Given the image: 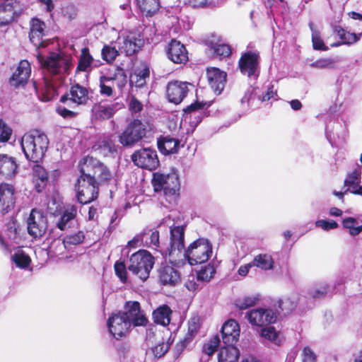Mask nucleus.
<instances>
[{"mask_svg": "<svg viewBox=\"0 0 362 362\" xmlns=\"http://www.w3.org/2000/svg\"><path fill=\"white\" fill-rule=\"evenodd\" d=\"M115 271L120 281L125 283L127 281V270L124 263L122 262H116L115 264Z\"/></svg>", "mask_w": 362, "mask_h": 362, "instance_id": "6e6d98bb", "label": "nucleus"}, {"mask_svg": "<svg viewBox=\"0 0 362 362\" xmlns=\"http://www.w3.org/2000/svg\"><path fill=\"white\" fill-rule=\"evenodd\" d=\"M276 95V90H274V86L269 85L267 86V90L261 95H258V99L262 102H266Z\"/></svg>", "mask_w": 362, "mask_h": 362, "instance_id": "052dcab7", "label": "nucleus"}, {"mask_svg": "<svg viewBox=\"0 0 362 362\" xmlns=\"http://www.w3.org/2000/svg\"><path fill=\"white\" fill-rule=\"evenodd\" d=\"M223 0H189V4L194 8L215 7Z\"/></svg>", "mask_w": 362, "mask_h": 362, "instance_id": "8fccbe9b", "label": "nucleus"}, {"mask_svg": "<svg viewBox=\"0 0 362 362\" xmlns=\"http://www.w3.org/2000/svg\"><path fill=\"white\" fill-rule=\"evenodd\" d=\"M118 45V49L121 54L127 56L134 54L143 46V39L135 35H128L127 37H119L116 42Z\"/></svg>", "mask_w": 362, "mask_h": 362, "instance_id": "f3484780", "label": "nucleus"}, {"mask_svg": "<svg viewBox=\"0 0 362 362\" xmlns=\"http://www.w3.org/2000/svg\"><path fill=\"white\" fill-rule=\"evenodd\" d=\"M33 182H35V189L40 192L46 185L47 173L43 167L35 165L33 168Z\"/></svg>", "mask_w": 362, "mask_h": 362, "instance_id": "72a5a7b5", "label": "nucleus"}, {"mask_svg": "<svg viewBox=\"0 0 362 362\" xmlns=\"http://www.w3.org/2000/svg\"><path fill=\"white\" fill-rule=\"evenodd\" d=\"M185 286L187 288V289L190 291H196L199 289V284H197L194 277H192V279H188L185 281Z\"/></svg>", "mask_w": 362, "mask_h": 362, "instance_id": "774afa93", "label": "nucleus"}, {"mask_svg": "<svg viewBox=\"0 0 362 362\" xmlns=\"http://www.w3.org/2000/svg\"><path fill=\"white\" fill-rule=\"evenodd\" d=\"M107 82H114V80L111 77L106 76L100 77V93L102 95L110 96L113 92L112 87L110 85H107Z\"/></svg>", "mask_w": 362, "mask_h": 362, "instance_id": "09e8293b", "label": "nucleus"}, {"mask_svg": "<svg viewBox=\"0 0 362 362\" xmlns=\"http://www.w3.org/2000/svg\"><path fill=\"white\" fill-rule=\"evenodd\" d=\"M11 132V128L0 120V141H7L10 139Z\"/></svg>", "mask_w": 362, "mask_h": 362, "instance_id": "680f3d73", "label": "nucleus"}, {"mask_svg": "<svg viewBox=\"0 0 362 362\" xmlns=\"http://www.w3.org/2000/svg\"><path fill=\"white\" fill-rule=\"evenodd\" d=\"M31 74V67L27 60H22L10 78V83L18 87L27 83Z\"/></svg>", "mask_w": 362, "mask_h": 362, "instance_id": "4be33fe9", "label": "nucleus"}, {"mask_svg": "<svg viewBox=\"0 0 362 362\" xmlns=\"http://www.w3.org/2000/svg\"><path fill=\"white\" fill-rule=\"evenodd\" d=\"M167 55L175 64L185 63L188 60V53L185 45L176 40H172L169 43Z\"/></svg>", "mask_w": 362, "mask_h": 362, "instance_id": "aec40b11", "label": "nucleus"}, {"mask_svg": "<svg viewBox=\"0 0 362 362\" xmlns=\"http://www.w3.org/2000/svg\"><path fill=\"white\" fill-rule=\"evenodd\" d=\"M180 146L178 139L165 136L158 140V148L163 154H171L177 151Z\"/></svg>", "mask_w": 362, "mask_h": 362, "instance_id": "c756f323", "label": "nucleus"}, {"mask_svg": "<svg viewBox=\"0 0 362 362\" xmlns=\"http://www.w3.org/2000/svg\"><path fill=\"white\" fill-rule=\"evenodd\" d=\"M13 261L21 268H26L30 262V257L23 252H17L12 256Z\"/></svg>", "mask_w": 362, "mask_h": 362, "instance_id": "3c124183", "label": "nucleus"}, {"mask_svg": "<svg viewBox=\"0 0 362 362\" xmlns=\"http://www.w3.org/2000/svg\"><path fill=\"white\" fill-rule=\"evenodd\" d=\"M84 235L82 232H78L75 234L66 235L63 240V244L65 247L69 245H76L81 243L84 240Z\"/></svg>", "mask_w": 362, "mask_h": 362, "instance_id": "603ef678", "label": "nucleus"}, {"mask_svg": "<svg viewBox=\"0 0 362 362\" xmlns=\"http://www.w3.org/2000/svg\"><path fill=\"white\" fill-rule=\"evenodd\" d=\"M298 297L296 294H292L289 296L284 297L279 300V308L286 313H291L293 310L297 305Z\"/></svg>", "mask_w": 362, "mask_h": 362, "instance_id": "79ce46f5", "label": "nucleus"}, {"mask_svg": "<svg viewBox=\"0 0 362 362\" xmlns=\"http://www.w3.org/2000/svg\"><path fill=\"white\" fill-rule=\"evenodd\" d=\"M123 107L119 103H107L105 101L95 103L91 109L93 116L98 119H108Z\"/></svg>", "mask_w": 362, "mask_h": 362, "instance_id": "dca6fc26", "label": "nucleus"}, {"mask_svg": "<svg viewBox=\"0 0 362 362\" xmlns=\"http://www.w3.org/2000/svg\"><path fill=\"white\" fill-rule=\"evenodd\" d=\"M220 339L218 335H215L213 338L203 346V352L207 356H211L218 346Z\"/></svg>", "mask_w": 362, "mask_h": 362, "instance_id": "864d4df0", "label": "nucleus"}, {"mask_svg": "<svg viewBox=\"0 0 362 362\" xmlns=\"http://www.w3.org/2000/svg\"><path fill=\"white\" fill-rule=\"evenodd\" d=\"M81 165L88 166L91 177L95 180L97 178L100 182H107L112 177V174L107 168L92 158H86Z\"/></svg>", "mask_w": 362, "mask_h": 362, "instance_id": "6ab92c4d", "label": "nucleus"}, {"mask_svg": "<svg viewBox=\"0 0 362 362\" xmlns=\"http://www.w3.org/2000/svg\"><path fill=\"white\" fill-rule=\"evenodd\" d=\"M14 13L11 1L5 0L0 3V25L10 23L14 18Z\"/></svg>", "mask_w": 362, "mask_h": 362, "instance_id": "473e14b6", "label": "nucleus"}, {"mask_svg": "<svg viewBox=\"0 0 362 362\" xmlns=\"http://www.w3.org/2000/svg\"><path fill=\"white\" fill-rule=\"evenodd\" d=\"M141 241L147 246L155 249L156 250L160 252L161 255L167 259L168 257H166L164 254V250L168 247H170V245L168 247H163L160 245L159 243V233L157 230H148L144 232L141 235Z\"/></svg>", "mask_w": 362, "mask_h": 362, "instance_id": "393cba45", "label": "nucleus"}, {"mask_svg": "<svg viewBox=\"0 0 362 362\" xmlns=\"http://www.w3.org/2000/svg\"><path fill=\"white\" fill-rule=\"evenodd\" d=\"M47 218L35 209H33L27 219L28 233L33 238L42 236L47 230Z\"/></svg>", "mask_w": 362, "mask_h": 362, "instance_id": "f8f14e48", "label": "nucleus"}, {"mask_svg": "<svg viewBox=\"0 0 362 362\" xmlns=\"http://www.w3.org/2000/svg\"><path fill=\"white\" fill-rule=\"evenodd\" d=\"M239 356V350L235 346L226 344V346L221 347L219 351L218 362H237Z\"/></svg>", "mask_w": 362, "mask_h": 362, "instance_id": "7c9ffc66", "label": "nucleus"}, {"mask_svg": "<svg viewBox=\"0 0 362 362\" xmlns=\"http://www.w3.org/2000/svg\"><path fill=\"white\" fill-rule=\"evenodd\" d=\"M334 32L337 34L344 44L349 45L355 43L359 39V37L356 34L346 32L340 26H335L334 28Z\"/></svg>", "mask_w": 362, "mask_h": 362, "instance_id": "37998d69", "label": "nucleus"}, {"mask_svg": "<svg viewBox=\"0 0 362 362\" xmlns=\"http://www.w3.org/2000/svg\"><path fill=\"white\" fill-rule=\"evenodd\" d=\"M89 100L88 89L77 83L72 86L66 94L62 95L60 102L64 105H58L57 112L65 119H72L78 115V112L74 110L81 105L87 104Z\"/></svg>", "mask_w": 362, "mask_h": 362, "instance_id": "7ed1b4c3", "label": "nucleus"}, {"mask_svg": "<svg viewBox=\"0 0 362 362\" xmlns=\"http://www.w3.org/2000/svg\"><path fill=\"white\" fill-rule=\"evenodd\" d=\"M17 164L13 157L0 155V175L11 177L16 173Z\"/></svg>", "mask_w": 362, "mask_h": 362, "instance_id": "c85d7f7f", "label": "nucleus"}, {"mask_svg": "<svg viewBox=\"0 0 362 362\" xmlns=\"http://www.w3.org/2000/svg\"><path fill=\"white\" fill-rule=\"evenodd\" d=\"M131 158L135 165L148 170H155L159 165L157 152L151 148H142L135 151Z\"/></svg>", "mask_w": 362, "mask_h": 362, "instance_id": "6e6552de", "label": "nucleus"}, {"mask_svg": "<svg viewBox=\"0 0 362 362\" xmlns=\"http://www.w3.org/2000/svg\"><path fill=\"white\" fill-rule=\"evenodd\" d=\"M45 25L39 19L33 18L30 23V31L29 34L32 43L38 47H45V42L42 40Z\"/></svg>", "mask_w": 362, "mask_h": 362, "instance_id": "b1692460", "label": "nucleus"}, {"mask_svg": "<svg viewBox=\"0 0 362 362\" xmlns=\"http://www.w3.org/2000/svg\"><path fill=\"white\" fill-rule=\"evenodd\" d=\"M170 247L164 250L166 257L173 264L187 260L191 265L206 262L212 255V245L207 239L199 238L185 248V228L170 226Z\"/></svg>", "mask_w": 362, "mask_h": 362, "instance_id": "f257e3e1", "label": "nucleus"}, {"mask_svg": "<svg viewBox=\"0 0 362 362\" xmlns=\"http://www.w3.org/2000/svg\"><path fill=\"white\" fill-rule=\"evenodd\" d=\"M114 80V83L117 85L119 89L122 90L127 84L126 76L123 74H115L114 77H111Z\"/></svg>", "mask_w": 362, "mask_h": 362, "instance_id": "338daca9", "label": "nucleus"}, {"mask_svg": "<svg viewBox=\"0 0 362 362\" xmlns=\"http://www.w3.org/2000/svg\"><path fill=\"white\" fill-rule=\"evenodd\" d=\"M148 127L147 123L138 119H133L119 136V143L124 146H134L146 137L148 132Z\"/></svg>", "mask_w": 362, "mask_h": 362, "instance_id": "423d86ee", "label": "nucleus"}, {"mask_svg": "<svg viewBox=\"0 0 362 362\" xmlns=\"http://www.w3.org/2000/svg\"><path fill=\"white\" fill-rule=\"evenodd\" d=\"M215 269L211 266H207L202 269L197 274V280L202 281H209L213 277Z\"/></svg>", "mask_w": 362, "mask_h": 362, "instance_id": "5fc2aeb1", "label": "nucleus"}, {"mask_svg": "<svg viewBox=\"0 0 362 362\" xmlns=\"http://www.w3.org/2000/svg\"><path fill=\"white\" fill-rule=\"evenodd\" d=\"M81 176L77 180L76 187L82 191L89 200H95L98 194V187L96 180L91 177V173L87 165H81Z\"/></svg>", "mask_w": 362, "mask_h": 362, "instance_id": "9d476101", "label": "nucleus"}, {"mask_svg": "<svg viewBox=\"0 0 362 362\" xmlns=\"http://www.w3.org/2000/svg\"><path fill=\"white\" fill-rule=\"evenodd\" d=\"M189 86H192V84L187 82L179 81L168 82L166 86V95L168 101L175 104L180 103L189 91Z\"/></svg>", "mask_w": 362, "mask_h": 362, "instance_id": "4468645a", "label": "nucleus"}, {"mask_svg": "<svg viewBox=\"0 0 362 362\" xmlns=\"http://www.w3.org/2000/svg\"><path fill=\"white\" fill-rule=\"evenodd\" d=\"M309 28L312 33V42L313 48L316 50L327 51L328 47L325 45L324 41L320 36V32L313 23H309Z\"/></svg>", "mask_w": 362, "mask_h": 362, "instance_id": "58836bf2", "label": "nucleus"}, {"mask_svg": "<svg viewBox=\"0 0 362 362\" xmlns=\"http://www.w3.org/2000/svg\"><path fill=\"white\" fill-rule=\"evenodd\" d=\"M334 62L333 59L330 58H324L320 59L319 60L315 61L312 63L310 66L314 68L317 69H326V68H332L334 66Z\"/></svg>", "mask_w": 362, "mask_h": 362, "instance_id": "4d7b16f0", "label": "nucleus"}, {"mask_svg": "<svg viewBox=\"0 0 362 362\" xmlns=\"http://www.w3.org/2000/svg\"><path fill=\"white\" fill-rule=\"evenodd\" d=\"M259 300L257 296H245L235 300V305L240 310H246L250 307L255 306Z\"/></svg>", "mask_w": 362, "mask_h": 362, "instance_id": "49530a36", "label": "nucleus"}, {"mask_svg": "<svg viewBox=\"0 0 362 362\" xmlns=\"http://www.w3.org/2000/svg\"><path fill=\"white\" fill-rule=\"evenodd\" d=\"M240 326L235 320L225 322L221 329L222 339L225 344L233 345L240 337Z\"/></svg>", "mask_w": 362, "mask_h": 362, "instance_id": "412c9836", "label": "nucleus"}, {"mask_svg": "<svg viewBox=\"0 0 362 362\" xmlns=\"http://www.w3.org/2000/svg\"><path fill=\"white\" fill-rule=\"evenodd\" d=\"M152 184L155 192L163 191L165 195H175L180 189L178 175L175 172L168 174L153 173Z\"/></svg>", "mask_w": 362, "mask_h": 362, "instance_id": "0eeeda50", "label": "nucleus"}, {"mask_svg": "<svg viewBox=\"0 0 362 362\" xmlns=\"http://www.w3.org/2000/svg\"><path fill=\"white\" fill-rule=\"evenodd\" d=\"M361 167L357 165L356 168L348 175L347 177L344 180V185L349 188L347 190L356 189L358 186V182L361 179Z\"/></svg>", "mask_w": 362, "mask_h": 362, "instance_id": "ea45409f", "label": "nucleus"}, {"mask_svg": "<svg viewBox=\"0 0 362 362\" xmlns=\"http://www.w3.org/2000/svg\"><path fill=\"white\" fill-rule=\"evenodd\" d=\"M172 310L167 305H162L153 312V319L156 324L167 326L170 322Z\"/></svg>", "mask_w": 362, "mask_h": 362, "instance_id": "2f4dec72", "label": "nucleus"}, {"mask_svg": "<svg viewBox=\"0 0 362 362\" xmlns=\"http://www.w3.org/2000/svg\"><path fill=\"white\" fill-rule=\"evenodd\" d=\"M129 108L132 113L136 114L140 112L142 110L143 105L139 100L133 96L129 100Z\"/></svg>", "mask_w": 362, "mask_h": 362, "instance_id": "0e129e2a", "label": "nucleus"}, {"mask_svg": "<svg viewBox=\"0 0 362 362\" xmlns=\"http://www.w3.org/2000/svg\"><path fill=\"white\" fill-rule=\"evenodd\" d=\"M15 189L7 183L0 185V213L6 214L13 209L15 204Z\"/></svg>", "mask_w": 362, "mask_h": 362, "instance_id": "a211bd4d", "label": "nucleus"}, {"mask_svg": "<svg viewBox=\"0 0 362 362\" xmlns=\"http://www.w3.org/2000/svg\"><path fill=\"white\" fill-rule=\"evenodd\" d=\"M207 78L211 88L216 94H220L226 81V73L217 68L207 70Z\"/></svg>", "mask_w": 362, "mask_h": 362, "instance_id": "5701e85b", "label": "nucleus"}, {"mask_svg": "<svg viewBox=\"0 0 362 362\" xmlns=\"http://www.w3.org/2000/svg\"><path fill=\"white\" fill-rule=\"evenodd\" d=\"M124 314L128 318L129 326H146L148 320L144 311L141 310L140 304L137 301L127 302Z\"/></svg>", "mask_w": 362, "mask_h": 362, "instance_id": "2eb2a0df", "label": "nucleus"}, {"mask_svg": "<svg viewBox=\"0 0 362 362\" xmlns=\"http://www.w3.org/2000/svg\"><path fill=\"white\" fill-rule=\"evenodd\" d=\"M93 63V58L90 55L88 48H83L78 59L76 71L90 72L92 69Z\"/></svg>", "mask_w": 362, "mask_h": 362, "instance_id": "f704fd0d", "label": "nucleus"}, {"mask_svg": "<svg viewBox=\"0 0 362 362\" xmlns=\"http://www.w3.org/2000/svg\"><path fill=\"white\" fill-rule=\"evenodd\" d=\"M159 279L163 285L175 286L180 281V275L173 267L166 266L160 270Z\"/></svg>", "mask_w": 362, "mask_h": 362, "instance_id": "bb28decb", "label": "nucleus"}, {"mask_svg": "<svg viewBox=\"0 0 362 362\" xmlns=\"http://www.w3.org/2000/svg\"><path fill=\"white\" fill-rule=\"evenodd\" d=\"M260 336L264 339L273 342L274 344H279V333L274 327L262 328L260 332Z\"/></svg>", "mask_w": 362, "mask_h": 362, "instance_id": "de8ad7c7", "label": "nucleus"}, {"mask_svg": "<svg viewBox=\"0 0 362 362\" xmlns=\"http://www.w3.org/2000/svg\"><path fill=\"white\" fill-rule=\"evenodd\" d=\"M37 58L44 69L43 83L47 91L60 85L73 65V57L62 52H49L47 56L37 52Z\"/></svg>", "mask_w": 362, "mask_h": 362, "instance_id": "f03ea898", "label": "nucleus"}, {"mask_svg": "<svg viewBox=\"0 0 362 362\" xmlns=\"http://www.w3.org/2000/svg\"><path fill=\"white\" fill-rule=\"evenodd\" d=\"M170 344L168 341H164L163 339L158 340L156 345L152 346L150 349L149 352L156 358H159L163 356L169 350Z\"/></svg>", "mask_w": 362, "mask_h": 362, "instance_id": "c03bdc74", "label": "nucleus"}, {"mask_svg": "<svg viewBox=\"0 0 362 362\" xmlns=\"http://www.w3.org/2000/svg\"><path fill=\"white\" fill-rule=\"evenodd\" d=\"M245 318L253 326L263 327L276 320V315L272 309L258 308L247 311Z\"/></svg>", "mask_w": 362, "mask_h": 362, "instance_id": "9b49d317", "label": "nucleus"}, {"mask_svg": "<svg viewBox=\"0 0 362 362\" xmlns=\"http://www.w3.org/2000/svg\"><path fill=\"white\" fill-rule=\"evenodd\" d=\"M329 286H322L318 288H314L309 291V296L310 297L313 298H320L329 291Z\"/></svg>", "mask_w": 362, "mask_h": 362, "instance_id": "bf43d9fd", "label": "nucleus"}, {"mask_svg": "<svg viewBox=\"0 0 362 362\" xmlns=\"http://www.w3.org/2000/svg\"><path fill=\"white\" fill-rule=\"evenodd\" d=\"M149 74L148 66L145 64H142L130 76V83L132 86L141 88L146 84V78H149Z\"/></svg>", "mask_w": 362, "mask_h": 362, "instance_id": "cd10ccee", "label": "nucleus"}, {"mask_svg": "<svg viewBox=\"0 0 362 362\" xmlns=\"http://www.w3.org/2000/svg\"><path fill=\"white\" fill-rule=\"evenodd\" d=\"M137 4L146 16H152L159 9L158 0H136Z\"/></svg>", "mask_w": 362, "mask_h": 362, "instance_id": "e433bc0d", "label": "nucleus"}, {"mask_svg": "<svg viewBox=\"0 0 362 362\" xmlns=\"http://www.w3.org/2000/svg\"><path fill=\"white\" fill-rule=\"evenodd\" d=\"M240 72L248 77L257 78L259 73V54L249 50L242 54L238 62Z\"/></svg>", "mask_w": 362, "mask_h": 362, "instance_id": "1a4fd4ad", "label": "nucleus"}, {"mask_svg": "<svg viewBox=\"0 0 362 362\" xmlns=\"http://www.w3.org/2000/svg\"><path fill=\"white\" fill-rule=\"evenodd\" d=\"M317 227L321 228L324 230L328 231L329 230L335 229L338 227V223L335 221H326L324 219L317 220L315 222Z\"/></svg>", "mask_w": 362, "mask_h": 362, "instance_id": "13d9d810", "label": "nucleus"}, {"mask_svg": "<svg viewBox=\"0 0 362 362\" xmlns=\"http://www.w3.org/2000/svg\"><path fill=\"white\" fill-rule=\"evenodd\" d=\"M93 150L98 154L104 157H114L117 153V146L112 139L105 138L98 141L94 146Z\"/></svg>", "mask_w": 362, "mask_h": 362, "instance_id": "a878e982", "label": "nucleus"}, {"mask_svg": "<svg viewBox=\"0 0 362 362\" xmlns=\"http://www.w3.org/2000/svg\"><path fill=\"white\" fill-rule=\"evenodd\" d=\"M206 44L214 50L216 55L220 57H228L231 54V49L228 45L218 44L217 42H215L214 40L209 39L206 40Z\"/></svg>", "mask_w": 362, "mask_h": 362, "instance_id": "4c0bfd02", "label": "nucleus"}, {"mask_svg": "<svg viewBox=\"0 0 362 362\" xmlns=\"http://www.w3.org/2000/svg\"><path fill=\"white\" fill-rule=\"evenodd\" d=\"M153 264L152 255L146 250H139L131 255L128 269L144 281L148 278Z\"/></svg>", "mask_w": 362, "mask_h": 362, "instance_id": "39448f33", "label": "nucleus"}, {"mask_svg": "<svg viewBox=\"0 0 362 362\" xmlns=\"http://www.w3.org/2000/svg\"><path fill=\"white\" fill-rule=\"evenodd\" d=\"M107 327L110 333L116 339L124 336L130 328L128 318L123 312L112 313L108 319Z\"/></svg>", "mask_w": 362, "mask_h": 362, "instance_id": "ddd939ff", "label": "nucleus"}, {"mask_svg": "<svg viewBox=\"0 0 362 362\" xmlns=\"http://www.w3.org/2000/svg\"><path fill=\"white\" fill-rule=\"evenodd\" d=\"M253 267L260 268L263 270H270L274 267V260L269 254H259L256 255L251 262Z\"/></svg>", "mask_w": 362, "mask_h": 362, "instance_id": "c9c22d12", "label": "nucleus"}, {"mask_svg": "<svg viewBox=\"0 0 362 362\" xmlns=\"http://www.w3.org/2000/svg\"><path fill=\"white\" fill-rule=\"evenodd\" d=\"M302 361L317 362V356L310 348L306 346L303 349L302 352Z\"/></svg>", "mask_w": 362, "mask_h": 362, "instance_id": "e2e57ef3", "label": "nucleus"}, {"mask_svg": "<svg viewBox=\"0 0 362 362\" xmlns=\"http://www.w3.org/2000/svg\"><path fill=\"white\" fill-rule=\"evenodd\" d=\"M120 54L119 49L112 45H105L101 51L103 59L108 64L112 63Z\"/></svg>", "mask_w": 362, "mask_h": 362, "instance_id": "a18cd8bd", "label": "nucleus"}, {"mask_svg": "<svg viewBox=\"0 0 362 362\" xmlns=\"http://www.w3.org/2000/svg\"><path fill=\"white\" fill-rule=\"evenodd\" d=\"M199 328V319L193 317L189 321L188 334L193 336Z\"/></svg>", "mask_w": 362, "mask_h": 362, "instance_id": "69168bd1", "label": "nucleus"}, {"mask_svg": "<svg viewBox=\"0 0 362 362\" xmlns=\"http://www.w3.org/2000/svg\"><path fill=\"white\" fill-rule=\"evenodd\" d=\"M49 145L47 135L37 130L23 135L21 146L27 159L34 163L42 160Z\"/></svg>", "mask_w": 362, "mask_h": 362, "instance_id": "20e7f679", "label": "nucleus"}, {"mask_svg": "<svg viewBox=\"0 0 362 362\" xmlns=\"http://www.w3.org/2000/svg\"><path fill=\"white\" fill-rule=\"evenodd\" d=\"M76 212L77 209L75 206H68L64 211L60 220L57 223V227L62 230H64L66 228L69 221L74 218L76 215Z\"/></svg>", "mask_w": 362, "mask_h": 362, "instance_id": "a19ab883", "label": "nucleus"}]
</instances>
